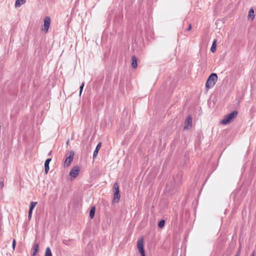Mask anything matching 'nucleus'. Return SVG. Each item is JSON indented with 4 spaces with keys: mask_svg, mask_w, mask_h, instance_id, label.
Instances as JSON below:
<instances>
[{
    "mask_svg": "<svg viewBox=\"0 0 256 256\" xmlns=\"http://www.w3.org/2000/svg\"><path fill=\"white\" fill-rule=\"evenodd\" d=\"M218 80V76L216 73L211 74L208 76L206 84V88L207 90L214 86Z\"/></svg>",
    "mask_w": 256,
    "mask_h": 256,
    "instance_id": "f03ea898",
    "label": "nucleus"
},
{
    "mask_svg": "<svg viewBox=\"0 0 256 256\" xmlns=\"http://www.w3.org/2000/svg\"><path fill=\"white\" fill-rule=\"evenodd\" d=\"M51 160H52V158H49L46 159L45 161L44 172L46 174H48V172L50 170L49 164H50V162L51 161Z\"/></svg>",
    "mask_w": 256,
    "mask_h": 256,
    "instance_id": "9d476101",
    "label": "nucleus"
},
{
    "mask_svg": "<svg viewBox=\"0 0 256 256\" xmlns=\"http://www.w3.org/2000/svg\"><path fill=\"white\" fill-rule=\"evenodd\" d=\"M182 178V172H178L176 176H174V180L176 184H179Z\"/></svg>",
    "mask_w": 256,
    "mask_h": 256,
    "instance_id": "1a4fd4ad",
    "label": "nucleus"
},
{
    "mask_svg": "<svg viewBox=\"0 0 256 256\" xmlns=\"http://www.w3.org/2000/svg\"><path fill=\"white\" fill-rule=\"evenodd\" d=\"M51 153H52V151H50V152L48 153V156L50 155V154H51Z\"/></svg>",
    "mask_w": 256,
    "mask_h": 256,
    "instance_id": "c85d7f7f",
    "label": "nucleus"
},
{
    "mask_svg": "<svg viewBox=\"0 0 256 256\" xmlns=\"http://www.w3.org/2000/svg\"><path fill=\"white\" fill-rule=\"evenodd\" d=\"M84 86V82H83L82 83L81 86H80V96L81 94H82V91L83 90Z\"/></svg>",
    "mask_w": 256,
    "mask_h": 256,
    "instance_id": "4be33fe9",
    "label": "nucleus"
},
{
    "mask_svg": "<svg viewBox=\"0 0 256 256\" xmlns=\"http://www.w3.org/2000/svg\"><path fill=\"white\" fill-rule=\"evenodd\" d=\"M96 208L94 206L91 208L90 211V216L91 218H93L95 214Z\"/></svg>",
    "mask_w": 256,
    "mask_h": 256,
    "instance_id": "2eb2a0df",
    "label": "nucleus"
},
{
    "mask_svg": "<svg viewBox=\"0 0 256 256\" xmlns=\"http://www.w3.org/2000/svg\"><path fill=\"white\" fill-rule=\"evenodd\" d=\"M80 168L78 166H74L70 171V176L76 178L79 174Z\"/></svg>",
    "mask_w": 256,
    "mask_h": 256,
    "instance_id": "20e7f679",
    "label": "nucleus"
},
{
    "mask_svg": "<svg viewBox=\"0 0 256 256\" xmlns=\"http://www.w3.org/2000/svg\"><path fill=\"white\" fill-rule=\"evenodd\" d=\"M132 66L134 68H136L138 66L137 58L135 56L132 58Z\"/></svg>",
    "mask_w": 256,
    "mask_h": 256,
    "instance_id": "9b49d317",
    "label": "nucleus"
},
{
    "mask_svg": "<svg viewBox=\"0 0 256 256\" xmlns=\"http://www.w3.org/2000/svg\"><path fill=\"white\" fill-rule=\"evenodd\" d=\"M165 224V220H160L158 224V226L160 228H162Z\"/></svg>",
    "mask_w": 256,
    "mask_h": 256,
    "instance_id": "aec40b11",
    "label": "nucleus"
},
{
    "mask_svg": "<svg viewBox=\"0 0 256 256\" xmlns=\"http://www.w3.org/2000/svg\"><path fill=\"white\" fill-rule=\"evenodd\" d=\"M39 244L38 242H34L33 248V252L32 256H36V253L38 250Z\"/></svg>",
    "mask_w": 256,
    "mask_h": 256,
    "instance_id": "ddd939ff",
    "label": "nucleus"
},
{
    "mask_svg": "<svg viewBox=\"0 0 256 256\" xmlns=\"http://www.w3.org/2000/svg\"><path fill=\"white\" fill-rule=\"evenodd\" d=\"M32 212L28 210V220H30L32 216Z\"/></svg>",
    "mask_w": 256,
    "mask_h": 256,
    "instance_id": "b1692460",
    "label": "nucleus"
},
{
    "mask_svg": "<svg viewBox=\"0 0 256 256\" xmlns=\"http://www.w3.org/2000/svg\"><path fill=\"white\" fill-rule=\"evenodd\" d=\"M254 10L252 8L249 10L248 16L253 20L254 18Z\"/></svg>",
    "mask_w": 256,
    "mask_h": 256,
    "instance_id": "dca6fc26",
    "label": "nucleus"
},
{
    "mask_svg": "<svg viewBox=\"0 0 256 256\" xmlns=\"http://www.w3.org/2000/svg\"><path fill=\"white\" fill-rule=\"evenodd\" d=\"M38 202H30V208H29V211H32V212L34 208V207L36 206Z\"/></svg>",
    "mask_w": 256,
    "mask_h": 256,
    "instance_id": "a211bd4d",
    "label": "nucleus"
},
{
    "mask_svg": "<svg viewBox=\"0 0 256 256\" xmlns=\"http://www.w3.org/2000/svg\"><path fill=\"white\" fill-rule=\"evenodd\" d=\"M192 118L190 116H188L185 121L184 129L188 130L192 126Z\"/></svg>",
    "mask_w": 256,
    "mask_h": 256,
    "instance_id": "6e6552de",
    "label": "nucleus"
},
{
    "mask_svg": "<svg viewBox=\"0 0 256 256\" xmlns=\"http://www.w3.org/2000/svg\"><path fill=\"white\" fill-rule=\"evenodd\" d=\"M44 256H52V253L50 247L46 248V252L44 254Z\"/></svg>",
    "mask_w": 256,
    "mask_h": 256,
    "instance_id": "f3484780",
    "label": "nucleus"
},
{
    "mask_svg": "<svg viewBox=\"0 0 256 256\" xmlns=\"http://www.w3.org/2000/svg\"><path fill=\"white\" fill-rule=\"evenodd\" d=\"M250 256H254V252H253L251 254Z\"/></svg>",
    "mask_w": 256,
    "mask_h": 256,
    "instance_id": "cd10ccee",
    "label": "nucleus"
},
{
    "mask_svg": "<svg viewBox=\"0 0 256 256\" xmlns=\"http://www.w3.org/2000/svg\"><path fill=\"white\" fill-rule=\"evenodd\" d=\"M100 146H101V142H100L97 144V146L96 148V149L94 152V154H93V158L94 159L96 157L98 152V150L100 148Z\"/></svg>",
    "mask_w": 256,
    "mask_h": 256,
    "instance_id": "f8f14e48",
    "label": "nucleus"
},
{
    "mask_svg": "<svg viewBox=\"0 0 256 256\" xmlns=\"http://www.w3.org/2000/svg\"><path fill=\"white\" fill-rule=\"evenodd\" d=\"M26 2V0H16L15 2L16 7H20L22 4Z\"/></svg>",
    "mask_w": 256,
    "mask_h": 256,
    "instance_id": "4468645a",
    "label": "nucleus"
},
{
    "mask_svg": "<svg viewBox=\"0 0 256 256\" xmlns=\"http://www.w3.org/2000/svg\"><path fill=\"white\" fill-rule=\"evenodd\" d=\"M240 246L236 254H235L234 256H240Z\"/></svg>",
    "mask_w": 256,
    "mask_h": 256,
    "instance_id": "a878e982",
    "label": "nucleus"
},
{
    "mask_svg": "<svg viewBox=\"0 0 256 256\" xmlns=\"http://www.w3.org/2000/svg\"><path fill=\"white\" fill-rule=\"evenodd\" d=\"M50 24V18L49 16H46L44 20V28L42 30L45 33L48 32Z\"/></svg>",
    "mask_w": 256,
    "mask_h": 256,
    "instance_id": "39448f33",
    "label": "nucleus"
},
{
    "mask_svg": "<svg viewBox=\"0 0 256 256\" xmlns=\"http://www.w3.org/2000/svg\"><path fill=\"white\" fill-rule=\"evenodd\" d=\"M62 242L64 244H66V245H67V246H69L70 244V240H62Z\"/></svg>",
    "mask_w": 256,
    "mask_h": 256,
    "instance_id": "5701e85b",
    "label": "nucleus"
},
{
    "mask_svg": "<svg viewBox=\"0 0 256 256\" xmlns=\"http://www.w3.org/2000/svg\"><path fill=\"white\" fill-rule=\"evenodd\" d=\"M16 246V241L15 239H14L12 240V246L13 249H14Z\"/></svg>",
    "mask_w": 256,
    "mask_h": 256,
    "instance_id": "393cba45",
    "label": "nucleus"
},
{
    "mask_svg": "<svg viewBox=\"0 0 256 256\" xmlns=\"http://www.w3.org/2000/svg\"><path fill=\"white\" fill-rule=\"evenodd\" d=\"M113 188L114 189V200H116L118 202L120 200V197L119 190V185L118 183L115 182L114 184Z\"/></svg>",
    "mask_w": 256,
    "mask_h": 256,
    "instance_id": "7ed1b4c3",
    "label": "nucleus"
},
{
    "mask_svg": "<svg viewBox=\"0 0 256 256\" xmlns=\"http://www.w3.org/2000/svg\"><path fill=\"white\" fill-rule=\"evenodd\" d=\"M137 247L142 256H146L143 246V239H139L137 242Z\"/></svg>",
    "mask_w": 256,
    "mask_h": 256,
    "instance_id": "423d86ee",
    "label": "nucleus"
},
{
    "mask_svg": "<svg viewBox=\"0 0 256 256\" xmlns=\"http://www.w3.org/2000/svg\"><path fill=\"white\" fill-rule=\"evenodd\" d=\"M74 152L73 150H71L70 152V156L67 157L64 162V166H68L70 165L74 159Z\"/></svg>",
    "mask_w": 256,
    "mask_h": 256,
    "instance_id": "0eeeda50",
    "label": "nucleus"
},
{
    "mask_svg": "<svg viewBox=\"0 0 256 256\" xmlns=\"http://www.w3.org/2000/svg\"><path fill=\"white\" fill-rule=\"evenodd\" d=\"M210 50L212 52H214L216 50V40H214L212 44V46L210 48Z\"/></svg>",
    "mask_w": 256,
    "mask_h": 256,
    "instance_id": "6ab92c4d",
    "label": "nucleus"
},
{
    "mask_svg": "<svg viewBox=\"0 0 256 256\" xmlns=\"http://www.w3.org/2000/svg\"><path fill=\"white\" fill-rule=\"evenodd\" d=\"M192 28V25L190 24H188V28H186V31H190Z\"/></svg>",
    "mask_w": 256,
    "mask_h": 256,
    "instance_id": "bb28decb",
    "label": "nucleus"
},
{
    "mask_svg": "<svg viewBox=\"0 0 256 256\" xmlns=\"http://www.w3.org/2000/svg\"><path fill=\"white\" fill-rule=\"evenodd\" d=\"M238 114V112L236 110H234L230 113L226 115L224 117V118L220 121V124L226 125L230 123L236 118Z\"/></svg>",
    "mask_w": 256,
    "mask_h": 256,
    "instance_id": "f257e3e1",
    "label": "nucleus"
},
{
    "mask_svg": "<svg viewBox=\"0 0 256 256\" xmlns=\"http://www.w3.org/2000/svg\"><path fill=\"white\" fill-rule=\"evenodd\" d=\"M0 180H1V181L0 182V188H2L4 186V177L1 178Z\"/></svg>",
    "mask_w": 256,
    "mask_h": 256,
    "instance_id": "412c9836",
    "label": "nucleus"
}]
</instances>
